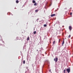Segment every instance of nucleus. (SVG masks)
Returning <instances> with one entry per match:
<instances>
[{"label": "nucleus", "instance_id": "nucleus-6", "mask_svg": "<svg viewBox=\"0 0 73 73\" xmlns=\"http://www.w3.org/2000/svg\"><path fill=\"white\" fill-rule=\"evenodd\" d=\"M64 44V40H63L62 43V46H63Z\"/></svg>", "mask_w": 73, "mask_h": 73}, {"label": "nucleus", "instance_id": "nucleus-18", "mask_svg": "<svg viewBox=\"0 0 73 73\" xmlns=\"http://www.w3.org/2000/svg\"><path fill=\"white\" fill-rule=\"evenodd\" d=\"M37 20H39V19H37Z\"/></svg>", "mask_w": 73, "mask_h": 73}, {"label": "nucleus", "instance_id": "nucleus-2", "mask_svg": "<svg viewBox=\"0 0 73 73\" xmlns=\"http://www.w3.org/2000/svg\"><path fill=\"white\" fill-rule=\"evenodd\" d=\"M54 61L56 62H57V61H58V58H55L54 59Z\"/></svg>", "mask_w": 73, "mask_h": 73}, {"label": "nucleus", "instance_id": "nucleus-12", "mask_svg": "<svg viewBox=\"0 0 73 73\" xmlns=\"http://www.w3.org/2000/svg\"><path fill=\"white\" fill-rule=\"evenodd\" d=\"M55 41H54V42H53V44H55Z\"/></svg>", "mask_w": 73, "mask_h": 73}, {"label": "nucleus", "instance_id": "nucleus-9", "mask_svg": "<svg viewBox=\"0 0 73 73\" xmlns=\"http://www.w3.org/2000/svg\"><path fill=\"white\" fill-rule=\"evenodd\" d=\"M38 10H36L35 11L36 12H38Z\"/></svg>", "mask_w": 73, "mask_h": 73}, {"label": "nucleus", "instance_id": "nucleus-5", "mask_svg": "<svg viewBox=\"0 0 73 73\" xmlns=\"http://www.w3.org/2000/svg\"><path fill=\"white\" fill-rule=\"evenodd\" d=\"M27 41H28V40H29V37H28V38H27Z\"/></svg>", "mask_w": 73, "mask_h": 73}, {"label": "nucleus", "instance_id": "nucleus-4", "mask_svg": "<svg viewBox=\"0 0 73 73\" xmlns=\"http://www.w3.org/2000/svg\"><path fill=\"white\" fill-rule=\"evenodd\" d=\"M55 15H56V14H52V15H51V17H53V16H55Z\"/></svg>", "mask_w": 73, "mask_h": 73}, {"label": "nucleus", "instance_id": "nucleus-1", "mask_svg": "<svg viewBox=\"0 0 73 73\" xmlns=\"http://www.w3.org/2000/svg\"><path fill=\"white\" fill-rule=\"evenodd\" d=\"M66 71L68 73H69L70 72V69L69 68H67L66 69Z\"/></svg>", "mask_w": 73, "mask_h": 73}, {"label": "nucleus", "instance_id": "nucleus-13", "mask_svg": "<svg viewBox=\"0 0 73 73\" xmlns=\"http://www.w3.org/2000/svg\"><path fill=\"white\" fill-rule=\"evenodd\" d=\"M25 61L24 60L23 61V64H25Z\"/></svg>", "mask_w": 73, "mask_h": 73}, {"label": "nucleus", "instance_id": "nucleus-7", "mask_svg": "<svg viewBox=\"0 0 73 73\" xmlns=\"http://www.w3.org/2000/svg\"><path fill=\"white\" fill-rule=\"evenodd\" d=\"M33 3H35L36 1H35L33 0Z\"/></svg>", "mask_w": 73, "mask_h": 73}, {"label": "nucleus", "instance_id": "nucleus-16", "mask_svg": "<svg viewBox=\"0 0 73 73\" xmlns=\"http://www.w3.org/2000/svg\"><path fill=\"white\" fill-rule=\"evenodd\" d=\"M65 71H66V70L65 69L64 70V73H65Z\"/></svg>", "mask_w": 73, "mask_h": 73}, {"label": "nucleus", "instance_id": "nucleus-3", "mask_svg": "<svg viewBox=\"0 0 73 73\" xmlns=\"http://www.w3.org/2000/svg\"><path fill=\"white\" fill-rule=\"evenodd\" d=\"M72 26H69V29L70 31L72 30Z\"/></svg>", "mask_w": 73, "mask_h": 73}, {"label": "nucleus", "instance_id": "nucleus-14", "mask_svg": "<svg viewBox=\"0 0 73 73\" xmlns=\"http://www.w3.org/2000/svg\"><path fill=\"white\" fill-rule=\"evenodd\" d=\"M36 31H35L34 32V34H35H35H36Z\"/></svg>", "mask_w": 73, "mask_h": 73}, {"label": "nucleus", "instance_id": "nucleus-22", "mask_svg": "<svg viewBox=\"0 0 73 73\" xmlns=\"http://www.w3.org/2000/svg\"><path fill=\"white\" fill-rule=\"evenodd\" d=\"M59 42H60V40H59Z\"/></svg>", "mask_w": 73, "mask_h": 73}, {"label": "nucleus", "instance_id": "nucleus-11", "mask_svg": "<svg viewBox=\"0 0 73 73\" xmlns=\"http://www.w3.org/2000/svg\"><path fill=\"white\" fill-rule=\"evenodd\" d=\"M19 1H18V0H17L16 1V2L17 3H19Z\"/></svg>", "mask_w": 73, "mask_h": 73}, {"label": "nucleus", "instance_id": "nucleus-21", "mask_svg": "<svg viewBox=\"0 0 73 73\" xmlns=\"http://www.w3.org/2000/svg\"><path fill=\"white\" fill-rule=\"evenodd\" d=\"M37 50V51H38V50Z\"/></svg>", "mask_w": 73, "mask_h": 73}, {"label": "nucleus", "instance_id": "nucleus-10", "mask_svg": "<svg viewBox=\"0 0 73 73\" xmlns=\"http://www.w3.org/2000/svg\"><path fill=\"white\" fill-rule=\"evenodd\" d=\"M47 26V25H46V24L44 25V27H46Z\"/></svg>", "mask_w": 73, "mask_h": 73}, {"label": "nucleus", "instance_id": "nucleus-20", "mask_svg": "<svg viewBox=\"0 0 73 73\" xmlns=\"http://www.w3.org/2000/svg\"><path fill=\"white\" fill-rule=\"evenodd\" d=\"M50 5H50L49 6H50Z\"/></svg>", "mask_w": 73, "mask_h": 73}, {"label": "nucleus", "instance_id": "nucleus-15", "mask_svg": "<svg viewBox=\"0 0 73 73\" xmlns=\"http://www.w3.org/2000/svg\"><path fill=\"white\" fill-rule=\"evenodd\" d=\"M71 36V35H69V36H68V38H70Z\"/></svg>", "mask_w": 73, "mask_h": 73}, {"label": "nucleus", "instance_id": "nucleus-8", "mask_svg": "<svg viewBox=\"0 0 73 73\" xmlns=\"http://www.w3.org/2000/svg\"><path fill=\"white\" fill-rule=\"evenodd\" d=\"M34 5H35V6H37V3H35V4H34Z\"/></svg>", "mask_w": 73, "mask_h": 73}, {"label": "nucleus", "instance_id": "nucleus-19", "mask_svg": "<svg viewBox=\"0 0 73 73\" xmlns=\"http://www.w3.org/2000/svg\"><path fill=\"white\" fill-rule=\"evenodd\" d=\"M51 71V70H49V71L50 72Z\"/></svg>", "mask_w": 73, "mask_h": 73}, {"label": "nucleus", "instance_id": "nucleus-17", "mask_svg": "<svg viewBox=\"0 0 73 73\" xmlns=\"http://www.w3.org/2000/svg\"><path fill=\"white\" fill-rule=\"evenodd\" d=\"M72 15V13H70V15Z\"/></svg>", "mask_w": 73, "mask_h": 73}]
</instances>
